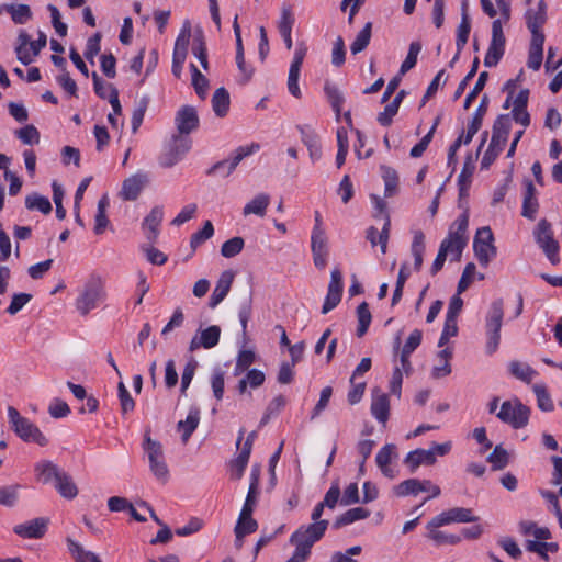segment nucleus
<instances>
[{
	"label": "nucleus",
	"mask_w": 562,
	"mask_h": 562,
	"mask_svg": "<svg viewBox=\"0 0 562 562\" xmlns=\"http://www.w3.org/2000/svg\"><path fill=\"white\" fill-rule=\"evenodd\" d=\"M221 337V328L217 325H211L200 331V335L193 336L189 344V351L193 352L200 348L211 349L215 347Z\"/></svg>",
	"instance_id": "ddd939ff"
},
{
	"label": "nucleus",
	"mask_w": 562,
	"mask_h": 562,
	"mask_svg": "<svg viewBox=\"0 0 562 562\" xmlns=\"http://www.w3.org/2000/svg\"><path fill=\"white\" fill-rule=\"evenodd\" d=\"M244 245L245 241L241 237H233L223 243L221 247V255L225 258H233L241 252Z\"/></svg>",
	"instance_id": "5fc2aeb1"
},
{
	"label": "nucleus",
	"mask_w": 562,
	"mask_h": 562,
	"mask_svg": "<svg viewBox=\"0 0 562 562\" xmlns=\"http://www.w3.org/2000/svg\"><path fill=\"white\" fill-rule=\"evenodd\" d=\"M229 93L224 88H217L212 97V109L216 116L224 117L229 109Z\"/></svg>",
	"instance_id": "473e14b6"
},
{
	"label": "nucleus",
	"mask_w": 562,
	"mask_h": 562,
	"mask_svg": "<svg viewBox=\"0 0 562 562\" xmlns=\"http://www.w3.org/2000/svg\"><path fill=\"white\" fill-rule=\"evenodd\" d=\"M393 457H397L396 446L393 443L383 446L375 457L376 465L380 468L383 475L391 479L394 477V472L389 465Z\"/></svg>",
	"instance_id": "393cba45"
},
{
	"label": "nucleus",
	"mask_w": 562,
	"mask_h": 562,
	"mask_svg": "<svg viewBox=\"0 0 562 562\" xmlns=\"http://www.w3.org/2000/svg\"><path fill=\"white\" fill-rule=\"evenodd\" d=\"M427 538L432 540L437 546L458 544L461 541V537L458 535H448L435 528H427Z\"/></svg>",
	"instance_id": "603ef678"
},
{
	"label": "nucleus",
	"mask_w": 562,
	"mask_h": 562,
	"mask_svg": "<svg viewBox=\"0 0 562 562\" xmlns=\"http://www.w3.org/2000/svg\"><path fill=\"white\" fill-rule=\"evenodd\" d=\"M192 53L199 59L201 66L206 70L209 68L207 49L202 33L194 36L192 42Z\"/></svg>",
	"instance_id": "8fccbe9b"
},
{
	"label": "nucleus",
	"mask_w": 562,
	"mask_h": 562,
	"mask_svg": "<svg viewBox=\"0 0 562 562\" xmlns=\"http://www.w3.org/2000/svg\"><path fill=\"white\" fill-rule=\"evenodd\" d=\"M504 303L502 299L495 300L490 307L486 316V352L488 355L494 353L499 345L501 340V328L503 325L504 317Z\"/></svg>",
	"instance_id": "20e7f679"
},
{
	"label": "nucleus",
	"mask_w": 562,
	"mask_h": 562,
	"mask_svg": "<svg viewBox=\"0 0 562 562\" xmlns=\"http://www.w3.org/2000/svg\"><path fill=\"white\" fill-rule=\"evenodd\" d=\"M19 484L7 485L0 487V505L13 507L19 497Z\"/></svg>",
	"instance_id": "6e6d98bb"
},
{
	"label": "nucleus",
	"mask_w": 562,
	"mask_h": 562,
	"mask_svg": "<svg viewBox=\"0 0 562 562\" xmlns=\"http://www.w3.org/2000/svg\"><path fill=\"white\" fill-rule=\"evenodd\" d=\"M328 524V520H321L319 522L301 526L290 537V543L311 554L313 544L322 539Z\"/></svg>",
	"instance_id": "7ed1b4c3"
},
{
	"label": "nucleus",
	"mask_w": 562,
	"mask_h": 562,
	"mask_svg": "<svg viewBox=\"0 0 562 562\" xmlns=\"http://www.w3.org/2000/svg\"><path fill=\"white\" fill-rule=\"evenodd\" d=\"M269 204L270 196L266 193H260L244 206L243 214L245 216L255 214L257 216L263 217L266 215V211Z\"/></svg>",
	"instance_id": "7c9ffc66"
},
{
	"label": "nucleus",
	"mask_w": 562,
	"mask_h": 562,
	"mask_svg": "<svg viewBox=\"0 0 562 562\" xmlns=\"http://www.w3.org/2000/svg\"><path fill=\"white\" fill-rule=\"evenodd\" d=\"M467 237H459L448 233V236L441 241L440 247H447V254L452 255L451 260H459L464 247L467 246Z\"/></svg>",
	"instance_id": "e433bc0d"
},
{
	"label": "nucleus",
	"mask_w": 562,
	"mask_h": 562,
	"mask_svg": "<svg viewBox=\"0 0 562 562\" xmlns=\"http://www.w3.org/2000/svg\"><path fill=\"white\" fill-rule=\"evenodd\" d=\"M473 249L475 257L481 266L487 267L491 259H493L497 249L494 245L493 232L488 226L481 227L476 231Z\"/></svg>",
	"instance_id": "0eeeda50"
},
{
	"label": "nucleus",
	"mask_w": 562,
	"mask_h": 562,
	"mask_svg": "<svg viewBox=\"0 0 562 562\" xmlns=\"http://www.w3.org/2000/svg\"><path fill=\"white\" fill-rule=\"evenodd\" d=\"M295 18L292 12V8L289 4H283L281 9V16L278 22V30L281 37L290 36L292 34V27L294 25Z\"/></svg>",
	"instance_id": "a19ab883"
},
{
	"label": "nucleus",
	"mask_w": 562,
	"mask_h": 562,
	"mask_svg": "<svg viewBox=\"0 0 562 562\" xmlns=\"http://www.w3.org/2000/svg\"><path fill=\"white\" fill-rule=\"evenodd\" d=\"M324 91L327 97L328 102L330 103L335 114L336 120L339 121L340 113H341V106L345 102V97L342 92L338 89L337 86L326 82L324 86Z\"/></svg>",
	"instance_id": "72a5a7b5"
},
{
	"label": "nucleus",
	"mask_w": 562,
	"mask_h": 562,
	"mask_svg": "<svg viewBox=\"0 0 562 562\" xmlns=\"http://www.w3.org/2000/svg\"><path fill=\"white\" fill-rule=\"evenodd\" d=\"M372 31V23L368 22L363 29L357 34L355 41L350 46V50L353 55L361 53L367 48L370 43Z\"/></svg>",
	"instance_id": "de8ad7c7"
},
{
	"label": "nucleus",
	"mask_w": 562,
	"mask_h": 562,
	"mask_svg": "<svg viewBox=\"0 0 562 562\" xmlns=\"http://www.w3.org/2000/svg\"><path fill=\"white\" fill-rule=\"evenodd\" d=\"M148 177L146 173H136L125 179L121 189V196L125 201H135L142 192L144 186L147 183Z\"/></svg>",
	"instance_id": "a211bd4d"
},
{
	"label": "nucleus",
	"mask_w": 562,
	"mask_h": 562,
	"mask_svg": "<svg viewBox=\"0 0 562 562\" xmlns=\"http://www.w3.org/2000/svg\"><path fill=\"white\" fill-rule=\"evenodd\" d=\"M488 106V97L484 94L480 101L479 106L476 108L475 112L472 115V120L468 125V131L464 136V145H468L471 143L474 135L479 132V130L482 126L483 117L487 112Z\"/></svg>",
	"instance_id": "4be33fe9"
},
{
	"label": "nucleus",
	"mask_w": 562,
	"mask_h": 562,
	"mask_svg": "<svg viewBox=\"0 0 562 562\" xmlns=\"http://www.w3.org/2000/svg\"><path fill=\"white\" fill-rule=\"evenodd\" d=\"M248 461L249 456H246V452H239V454L231 462V479L240 480L244 475Z\"/></svg>",
	"instance_id": "680f3d73"
},
{
	"label": "nucleus",
	"mask_w": 562,
	"mask_h": 562,
	"mask_svg": "<svg viewBox=\"0 0 562 562\" xmlns=\"http://www.w3.org/2000/svg\"><path fill=\"white\" fill-rule=\"evenodd\" d=\"M18 138L26 144L33 145L40 142V133L34 125H26L15 132Z\"/></svg>",
	"instance_id": "69168bd1"
},
{
	"label": "nucleus",
	"mask_w": 562,
	"mask_h": 562,
	"mask_svg": "<svg viewBox=\"0 0 562 562\" xmlns=\"http://www.w3.org/2000/svg\"><path fill=\"white\" fill-rule=\"evenodd\" d=\"M488 79V72L482 71L477 78V81L475 82L473 89L468 93V95L464 99L463 108L468 110L472 102L476 99L479 93L484 89L486 81Z\"/></svg>",
	"instance_id": "e2e57ef3"
},
{
	"label": "nucleus",
	"mask_w": 562,
	"mask_h": 562,
	"mask_svg": "<svg viewBox=\"0 0 562 562\" xmlns=\"http://www.w3.org/2000/svg\"><path fill=\"white\" fill-rule=\"evenodd\" d=\"M55 487L63 497L68 499L75 498L78 494L76 484L74 483L71 476L66 472H63L57 477Z\"/></svg>",
	"instance_id": "58836bf2"
},
{
	"label": "nucleus",
	"mask_w": 562,
	"mask_h": 562,
	"mask_svg": "<svg viewBox=\"0 0 562 562\" xmlns=\"http://www.w3.org/2000/svg\"><path fill=\"white\" fill-rule=\"evenodd\" d=\"M48 519L44 517H38L24 524L14 526L13 532L26 539H40L46 533Z\"/></svg>",
	"instance_id": "4468645a"
},
{
	"label": "nucleus",
	"mask_w": 562,
	"mask_h": 562,
	"mask_svg": "<svg viewBox=\"0 0 562 562\" xmlns=\"http://www.w3.org/2000/svg\"><path fill=\"white\" fill-rule=\"evenodd\" d=\"M532 390L537 396L538 407L543 412H551L553 403L547 387L543 384H535Z\"/></svg>",
	"instance_id": "4d7b16f0"
},
{
	"label": "nucleus",
	"mask_w": 562,
	"mask_h": 562,
	"mask_svg": "<svg viewBox=\"0 0 562 562\" xmlns=\"http://www.w3.org/2000/svg\"><path fill=\"white\" fill-rule=\"evenodd\" d=\"M258 529L257 521L251 516L244 517L239 515L237 524L235 526L234 532L235 536H246L255 532Z\"/></svg>",
	"instance_id": "13d9d810"
},
{
	"label": "nucleus",
	"mask_w": 562,
	"mask_h": 562,
	"mask_svg": "<svg viewBox=\"0 0 562 562\" xmlns=\"http://www.w3.org/2000/svg\"><path fill=\"white\" fill-rule=\"evenodd\" d=\"M371 199L374 203V209L376 211V213H374L373 216L375 218L383 217V220H384L382 231L380 232V235H379V243H380V247H381V252L385 254L386 248H387V241L390 238V228H391L390 215L386 211L385 201H383L380 196L374 195V194L371 195Z\"/></svg>",
	"instance_id": "2eb2a0df"
},
{
	"label": "nucleus",
	"mask_w": 562,
	"mask_h": 562,
	"mask_svg": "<svg viewBox=\"0 0 562 562\" xmlns=\"http://www.w3.org/2000/svg\"><path fill=\"white\" fill-rule=\"evenodd\" d=\"M143 448L148 456L149 468L154 476L161 483H166L169 477V470L165 461L164 449L159 441L154 440L146 432Z\"/></svg>",
	"instance_id": "39448f33"
},
{
	"label": "nucleus",
	"mask_w": 562,
	"mask_h": 562,
	"mask_svg": "<svg viewBox=\"0 0 562 562\" xmlns=\"http://www.w3.org/2000/svg\"><path fill=\"white\" fill-rule=\"evenodd\" d=\"M8 418L11 429L21 440L25 442H35L41 447L48 443V439L40 428L30 419L22 416L15 407H8Z\"/></svg>",
	"instance_id": "f257e3e1"
},
{
	"label": "nucleus",
	"mask_w": 562,
	"mask_h": 562,
	"mask_svg": "<svg viewBox=\"0 0 562 562\" xmlns=\"http://www.w3.org/2000/svg\"><path fill=\"white\" fill-rule=\"evenodd\" d=\"M2 10L7 11L15 24H24L32 18V11L27 4H4Z\"/></svg>",
	"instance_id": "4c0bfd02"
},
{
	"label": "nucleus",
	"mask_w": 562,
	"mask_h": 562,
	"mask_svg": "<svg viewBox=\"0 0 562 562\" xmlns=\"http://www.w3.org/2000/svg\"><path fill=\"white\" fill-rule=\"evenodd\" d=\"M233 30H234V34H235V38H236V64H237L239 71L245 75V79L247 81L252 76V69H248L246 67L241 32H240V26L238 24V15H235V18H234Z\"/></svg>",
	"instance_id": "b1692460"
},
{
	"label": "nucleus",
	"mask_w": 562,
	"mask_h": 562,
	"mask_svg": "<svg viewBox=\"0 0 562 562\" xmlns=\"http://www.w3.org/2000/svg\"><path fill=\"white\" fill-rule=\"evenodd\" d=\"M530 409L518 398L503 402L497 418L503 423L510 425L515 429L527 426L529 422Z\"/></svg>",
	"instance_id": "423d86ee"
},
{
	"label": "nucleus",
	"mask_w": 562,
	"mask_h": 562,
	"mask_svg": "<svg viewBox=\"0 0 562 562\" xmlns=\"http://www.w3.org/2000/svg\"><path fill=\"white\" fill-rule=\"evenodd\" d=\"M487 462L492 464L494 471L503 470L509 462V454L502 445H497L487 456Z\"/></svg>",
	"instance_id": "49530a36"
},
{
	"label": "nucleus",
	"mask_w": 562,
	"mask_h": 562,
	"mask_svg": "<svg viewBox=\"0 0 562 562\" xmlns=\"http://www.w3.org/2000/svg\"><path fill=\"white\" fill-rule=\"evenodd\" d=\"M25 206L27 210H36L43 214H49L53 210L48 198L33 192L25 198Z\"/></svg>",
	"instance_id": "ea45409f"
},
{
	"label": "nucleus",
	"mask_w": 562,
	"mask_h": 562,
	"mask_svg": "<svg viewBox=\"0 0 562 562\" xmlns=\"http://www.w3.org/2000/svg\"><path fill=\"white\" fill-rule=\"evenodd\" d=\"M29 43L30 35L26 32L21 31L18 36V45L15 47V53L18 60L25 66L30 65L33 61V55L31 56L27 49Z\"/></svg>",
	"instance_id": "c03bdc74"
},
{
	"label": "nucleus",
	"mask_w": 562,
	"mask_h": 562,
	"mask_svg": "<svg viewBox=\"0 0 562 562\" xmlns=\"http://www.w3.org/2000/svg\"><path fill=\"white\" fill-rule=\"evenodd\" d=\"M547 19V3L544 0L538 2L537 9H528L525 12L526 26L531 33V38H546L541 29Z\"/></svg>",
	"instance_id": "9b49d317"
},
{
	"label": "nucleus",
	"mask_w": 562,
	"mask_h": 562,
	"mask_svg": "<svg viewBox=\"0 0 562 562\" xmlns=\"http://www.w3.org/2000/svg\"><path fill=\"white\" fill-rule=\"evenodd\" d=\"M506 38L503 32L501 20H494L492 23V38L487 53L484 58L485 67H495L505 53Z\"/></svg>",
	"instance_id": "9d476101"
},
{
	"label": "nucleus",
	"mask_w": 562,
	"mask_h": 562,
	"mask_svg": "<svg viewBox=\"0 0 562 562\" xmlns=\"http://www.w3.org/2000/svg\"><path fill=\"white\" fill-rule=\"evenodd\" d=\"M214 234V227L211 221H206L202 229L191 236L190 246L195 249L198 246L210 239Z\"/></svg>",
	"instance_id": "052dcab7"
},
{
	"label": "nucleus",
	"mask_w": 562,
	"mask_h": 562,
	"mask_svg": "<svg viewBox=\"0 0 562 562\" xmlns=\"http://www.w3.org/2000/svg\"><path fill=\"white\" fill-rule=\"evenodd\" d=\"M425 251V236L422 231L414 233L412 243V255L414 257V269L419 271L423 266V256Z\"/></svg>",
	"instance_id": "37998d69"
},
{
	"label": "nucleus",
	"mask_w": 562,
	"mask_h": 562,
	"mask_svg": "<svg viewBox=\"0 0 562 562\" xmlns=\"http://www.w3.org/2000/svg\"><path fill=\"white\" fill-rule=\"evenodd\" d=\"M357 317H358V328L357 336L362 337L367 331L372 321V315L369 310V305L367 302H362L357 307Z\"/></svg>",
	"instance_id": "09e8293b"
},
{
	"label": "nucleus",
	"mask_w": 562,
	"mask_h": 562,
	"mask_svg": "<svg viewBox=\"0 0 562 562\" xmlns=\"http://www.w3.org/2000/svg\"><path fill=\"white\" fill-rule=\"evenodd\" d=\"M164 218V209L160 205L154 206L142 224L145 229L146 239L154 244L159 235V226Z\"/></svg>",
	"instance_id": "6ab92c4d"
},
{
	"label": "nucleus",
	"mask_w": 562,
	"mask_h": 562,
	"mask_svg": "<svg viewBox=\"0 0 562 562\" xmlns=\"http://www.w3.org/2000/svg\"><path fill=\"white\" fill-rule=\"evenodd\" d=\"M234 277L235 274L232 270H225L221 273L210 297V307L214 308L226 297L234 281Z\"/></svg>",
	"instance_id": "aec40b11"
},
{
	"label": "nucleus",
	"mask_w": 562,
	"mask_h": 562,
	"mask_svg": "<svg viewBox=\"0 0 562 562\" xmlns=\"http://www.w3.org/2000/svg\"><path fill=\"white\" fill-rule=\"evenodd\" d=\"M299 130L301 133V139L308 149L311 159L313 161L321 159L322 148L318 136L312 130L306 131L302 126H299Z\"/></svg>",
	"instance_id": "cd10ccee"
},
{
	"label": "nucleus",
	"mask_w": 562,
	"mask_h": 562,
	"mask_svg": "<svg viewBox=\"0 0 562 562\" xmlns=\"http://www.w3.org/2000/svg\"><path fill=\"white\" fill-rule=\"evenodd\" d=\"M369 516L370 512L368 509L363 507H355L338 516L333 522V528L340 529L344 526L350 525L357 520L366 519Z\"/></svg>",
	"instance_id": "bb28decb"
},
{
	"label": "nucleus",
	"mask_w": 562,
	"mask_h": 562,
	"mask_svg": "<svg viewBox=\"0 0 562 562\" xmlns=\"http://www.w3.org/2000/svg\"><path fill=\"white\" fill-rule=\"evenodd\" d=\"M259 147L260 146L257 143H252L247 146H239L235 150V155H234L233 159L231 161H228V167H227V171H226L225 176H229L245 157L259 150Z\"/></svg>",
	"instance_id": "a18cd8bd"
},
{
	"label": "nucleus",
	"mask_w": 562,
	"mask_h": 562,
	"mask_svg": "<svg viewBox=\"0 0 562 562\" xmlns=\"http://www.w3.org/2000/svg\"><path fill=\"white\" fill-rule=\"evenodd\" d=\"M470 32H471V20L461 19V22L457 30V40H456V46L458 48V53H461V50L467 45Z\"/></svg>",
	"instance_id": "338daca9"
},
{
	"label": "nucleus",
	"mask_w": 562,
	"mask_h": 562,
	"mask_svg": "<svg viewBox=\"0 0 562 562\" xmlns=\"http://www.w3.org/2000/svg\"><path fill=\"white\" fill-rule=\"evenodd\" d=\"M109 204L110 203L108 195H103L98 202L93 227V231L97 235L103 234L108 225L110 224V221L106 216V209L109 207Z\"/></svg>",
	"instance_id": "f704fd0d"
},
{
	"label": "nucleus",
	"mask_w": 562,
	"mask_h": 562,
	"mask_svg": "<svg viewBox=\"0 0 562 562\" xmlns=\"http://www.w3.org/2000/svg\"><path fill=\"white\" fill-rule=\"evenodd\" d=\"M422 50V44L419 42H412L409 44L408 53L405 58V60L402 63L400 68V76L405 75L407 71H409L412 68L415 67L417 63L418 54Z\"/></svg>",
	"instance_id": "3c124183"
},
{
	"label": "nucleus",
	"mask_w": 562,
	"mask_h": 562,
	"mask_svg": "<svg viewBox=\"0 0 562 562\" xmlns=\"http://www.w3.org/2000/svg\"><path fill=\"white\" fill-rule=\"evenodd\" d=\"M192 71V86L199 98L205 99L209 89V80L207 78L200 72V70L195 67V65L191 64Z\"/></svg>",
	"instance_id": "864d4df0"
},
{
	"label": "nucleus",
	"mask_w": 562,
	"mask_h": 562,
	"mask_svg": "<svg viewBox=\"0 0 562 562\" xmlns=\"http://www.w3.org/2000/svg\"><path fill=\"white\" fill-rule=\"evenodd\" d=\"M510 127L512 123L509 116L506 114L498 115L493 124L490 145L496 147L498 150H503L507 143Z\"/></svg>",
	"instance_id": "dca6fc26"
},
{
	"label": "nucleus",
	"mask_w": 562,
	"mask_h": 562,
	"mask_svg": "<svg viewBox=\"0 0 562 562\" xmlns=\"http://www.w3.org/2000/svg\"><path fill=\"white\" fill-rule=\"evenodd\" d=\"M450 510L452 522H476L480 519L471 508L453 507Z\"/></svg>",
	"instance_id": "0e129e2a"
},
{
	"label": "nucleus",
	"mask_w": 562,
	"mask_h": 562,
	"mask_svg": "<svg viewBox=\"0 0 562 562\" xmlns=\"http://www.w3.org/2000/svg\"><path fill=\"white\" fill-rule=\"evenodd\" d=\"M34 470L37 474V479L44 484L49 483L53 479L56 481L57 477L64 472L59 470L55 463L47 460L36 463Z\"/></svg>",
	"instance_id": "2f4dec72"
},
{
	"label": "nucleus",
	"mask_w": 562,
	"mask_h": 562,
	"mask_svg": "<svg viewBox=\"0 0 562 562\" xmlns=\"http://www.w3.org/2000/svg\"><path fill=\"white\" fill-rule=\"evenodd\" d=\"M105 297L103 281L100 277H91L85 284L82 292L76 300L78 312L86 316L89 312L97 307L100 301Z\"/></svg>",
	"instance_id": "f03ea898"
},
{
	"label": "nucleus",
	"mask_w": 562,
	"mask_h": 562,
	"mask_svg": "<svg viewBox=\"0 0 562 562\" xmlns=\"http://www.w3.org/2000/svg\"><path fill=\"white\" fill-rule=\"evenodd\" d=\"M508 370L513 376L525 383H530L537 375V372L528 363H524L517 360L509 362Z\"/></svg>",
	"instance_id": "c9c22d12"
},
{
	"label": "nucleus",
	"mask_w": 562,
	"mask_h": 562,
	"mask_svg": "<svg viewBox=\"0 0 562 562\" xmlns=\"http://www.w3.org/2000/svg\"><path fill=\"white\" fill-rule=\"evenodd\" d=\"M536 241L539 247L543 250L547 258L552 265L560 262L559 258V244L554 240L551 231V224L547 220H541L535 231Z\"/></svg>",
	"instance_id": "6e6552de"
},
{
	"label": "nucleus",
	"mask_w": 562,
	"mask_h": 562,
	"mask_svg": "<svg viewBox=\"0 0 562 562\" xmlns=\"http://www.w3.org/2000/svg\"><path fill=\"white\" fill-rule=\"evenodd\" d=\"M311 248L313 254L328 252L327 237L324 229L314 227L311 236Z\"/></svg>",
	"instance_id": "bf43d9fd"
},
{
	"label": "nucleus",
	"mask_w": 562,
	"mask_h": 562,
	"mask_svg": "<svg viewBox=\"0 0 562 562\" xmlns=\"http://www.w3.org/2000/svg\"><path fill=\"white\" fill-rule=\"evenodd\" d=\"M371 414L374 418L382 423L386 424L390 416V400L386 393H383L380 387H374L372 390V403H371Z\"/></svg>",
	"instance_id": "f3484780"
},
{
	"label": "nucleus",
	"mask_w": 562,
	"mask_h": 562,
	"mask_svg": "<svg viewBox=\"0 0 562 562\" xmlns=\"http://www.w3.org/2000/svg\"><path fill=\"white\" fill-rule=\"evenodd\" d=\"M435 450L416 449L406 456L404 463L415 472L420 465H432L436 462Z\"/></svg>",
	"instance_id": "412c9836"
},
{
	"label": "nucleus",
	"mask_w": 562,
	"mask_h": 562,
	"mask_svg": "<svg viewBox=\"0 0 562 562\" xmlns=\"http://www.w3.org/2000/svg\"><path fill=\"white\" fill-rule=\"evenodd\" d=\"M546 38H531L528 52V68L537 71L540 69L543 59V44Z\"/></svg>",
	"instance_id": "c85d7f7f"
},
{
	"label": "nucleus",
	"mask_w": 562,
	"mask_h": 562,
	"mask_svg": "<svg viewBox=\"0 0 562 562\" xmlns=\"http://www.w3.org/2000/svg\"><path fill=\"white\" fill-rule=\"evenodd\" d=\"M192 140L189 136L173 135L167 149L159 158L160 166L165 168L175 166L190 150Z\"/></svg>",
	"instance_id": "1a4fd4ad"
},
{
	"label": "nucleus",
	"mask_w": 562,
	"mask_h": 562,
	"mask_svg": "<svg viewBox=\"0 0 562 562\" xmlns=\"http://www.w3.org/2000/svg\"><path fill=\"white\" fill-rule=\"evenodd\" d=\"M200 423V411L198 408H191L186 420H180L177 425L179 430H182V442L187 443L191 435L198 428Z\"/></svg>",
	"instance_id": "c756f323"
},
{
	"label": "nucleus",
	"mask_w": 562,
	"mask_h": 562,
	"mask_svg": "<svg viewBox=\"0 0 562 562\" xmlns=\"http://www.w3.org/2000/svg\"><path fill=\"white\" fill-rule=\"evenodd\" d=\"M362 551L360 546H353L346 550V552H335L330 558V562H358L352 557L359 555Z\"/></svg>",
	"instance_id": "774afa93"
},
{
	"label": "nucleus",
	"mask_w": 562,
	"mask_h": 562,
	"mask_svg": "<svg viewBox=\"0 0 562 562\" xmlns=\"http://www.w3.org/2000/svg\"><path fill=\"white\" fill-rule=\"evenodd\" d=\"M381 175L384 181V195L386 198L393 196L396 193L398 186V176L395 169L387 166H381Z\"/></svg>",
	"instance_id": "79ce46f5"
},
{
	"label": "nucleus",
	"mask_w": 562,
	"mask_h": 562,
	"mask_svg": "<svg viewBox=\"0 0 562 562\" xmlns=\"http://www.w3.org/2000/svg\"><path fill=\"white\" fill-rule=\"evenodd\" d=\"M536 192L537 191H536V188H535L532 181L526 180V191L524 194L522 212H521V215L524 217L533 220L537 214L539 204L536 199Z\"/></svg>",
	"instance_id": "a878e982"
},
{
	"label": "nucleus",
	"mask_w": 562,
	"mask_h": 562,
	"mask_svg": "<svg viewBox=\"0 0 562 562\" xmlns=\"http://www.w3.org/2000/svg\"><path fill=\"white\" fill-rule=\"evenodd\" d=\"M199 116L194 106L183 105L176 114L175 123L178 135L188 136L199 127Z\"/></svg>",
	"instance_id": "f8f14e48"
},
{
	"label": "nucleus",
	"mask_w": 562,
	"mask_h": 562,
	"mask_svg": "<svg viewBox=\"0 0 562 562\" xmlns=\"http://www.w3.org/2000/svg\"><path fill=\"white\" fill-rule=\"evenodd\" d=\"M428 486H430L429 480L408 479L394 487V494L398 497L416 496L422 492H428Z\"/></svg>",
	"instance_id": "5701e85b"
}]
</instances>
